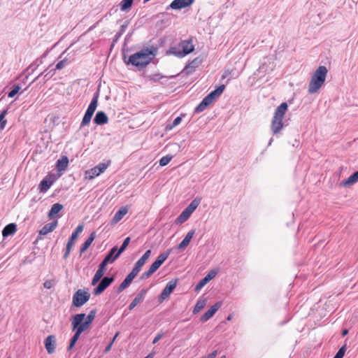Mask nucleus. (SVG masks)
<instances>
[{"instance_id":"obj_1","label":"nucleus","mask_w":358,"mask_h":358,"mask_svg":"<svg viewBox=\"0 0 358 358\" xmlns=\"http://www.w3.org/2000/svg\"><path fill=\"white\" fill-rule=\"evenodd\" d=\"M157 48L153 46L143 48L140 51L131 55L128 61L127 64H132L138 68L145 67L156 55Z\"/></svg>"},{"instance_id":"obj_2","label":"nucleus","mask_w":358,"mask_h":358,"mask_svg":"<svg viewBox=\"0 0 358 358\" xmlns=\"http://www.w3.org/2000/svg\"><path fill=\"white\" fill-rule=\"evenodd\" d=\"M328 70L324 66H320L311 75L308 86L310 94L317 93L324 85L327 76Z\"/></svg>"},{"instance_id":"obj_3","label":"nucleus","mask_w":358,"mask_h":358,"mask_svg":"<svg viewBox=\"0 0 358 358\" xmlns=\"http://www.w3.org/2000/svg\"><path fill=\"white\" fill-rule=\"evenodd\" d=\"M287 108V103L286 102H283L275 109L271 122V129L273 135L278 134L283 129V118Z\"/></svg>"},{"instance_id":"obj_4","label":"nucleus","mask_w":358,"mask_h":358,"mask_svg":"<svg viewBox=\"0 0 358 358\" xmlns=\"http://www.w3.org/2000/svg\"><path fill=\"white\" fill-rule=\"evenodd\" d=\"M225 89V85H220L215 90L208 94L202 101L195 108L196 113L203 111L208 106L212 104L222 94Z\"/></svg>"},{"instance_id":"obj_5","label":"nucleus","mask_w":358,"mask_h":358,"mask_svg":"<svg viewBox=\"0 0 358 358\" xmlns=\"http://www.w3.org/2000/svg\"><path fill=\"white\" fill-rule=\"evenodd\" d=\"M194 50V46L192 42L189 41H181L178 47H172L169 50V52L178 57H183L189 54Z\"/></svg>"},{"instance_id":"obj_6","label":"nucleus","mask_w":358,"mask_h":358,"mask_svg":"<svg viewBox=\"0 0 358 358\" xmlns=\"http://www.w3.org/2000/svg\"><path fill=\"white\" fill-rule=\"evenodd\" d=\"M201 203L200 198H195L189 206L181 213L176 220V223L180 224L186 222L191 216L192 213L197 208Z\"/></svg>"},{"instance_id":"obj_7","label":"nucleus","mask_w":358,"mask_h":358,"mask_svg":"<svg viewBox=\"0 0 358 358\" xmlns=\"http://www.w3.org/2000/svg\"><path fill=\"white\" fill-rule=\"evenodd\" d=\"M85 313H79L74 315L71 319V326H72V331H75V334L71 338V339L74 340L75 341H78V338H80V334L86 331L84 329V328H82L80 325V322H82L83 320L85 319Z\"/></svg>"},{"instance_id":"obj_8","label":"nucleus","mask_w":358,"mask_h":358,"mask_svg":"<svg viewBox=\"0 0 358 358\" xmlns=\"http://www.w3.org/2000/svg\"><path fill=\"white\" fill-rule=\"evenodd\" d=\"M98 98H99V94H95L94 97L92 98L90 105L88 106L87 109V110L85 113V115L83 118V120H82V122L80 124L81 127L87 125L90 122L92 117L94 111L96 110V108L98 105Z\"/></svg>"},{"instance_id":"obj_9","label":"nucleus","mask_w":358,"mask_h":358,"mask_svg":"<svg viewBox=\"0 0 358 358\" xmlns=\"http://www.w3.org/2000/svg\"><path fill=\"white\" fill-rule=\"evenodd\" d=\"M109 166L108 163H100L91 169L85 171V179L91 180L103 173Z\"/></svg>"},{"instance_id":"obj_10","label":"nucleus","mask_w":358,"mask_h":358,"mask_svg":"<svg viewBox=\"0 0 358 358\" xmlns=\"http://www.w3.org/2000/svg\"><path fill=\"white\" fill-rule=\"evenodd\" d=\"M90 293L82 289H78L73 294L72 303L76 307H80L90 299Z\"/></svg>"},{"instance_id":"obj_11","label":"nucleus","mask_w":358,"mask_h":358,"mask_svg":"<svg viewBox=\"0 0 358 358\" xmlns=\"http://www.w3.org/2000/svg\"><path fill=\"white\" fill-rule=\"evenodd\" d=\"M177 285L176 280H172L167 283L163 291L162 292L159 298V301L162 303L163 301L166 299L169 295L172 293V292L174 290Z\"/></svg>"},{"instance_id":"obj_12","label":"nucleus","mask_w":358,"mask_h":358,"mask_svg":"<svg viewBox=\"0 0 358 358\" xmlns=\"http://www.w3.org/2000/svg\"><path fill=\"white\" fill-rule=\"evenodd\" d=\"M113 278L105 277L103 278L98 286L94 290V294L97 296L101 294L113 282Z\"/></svg>"},{"instance_id":"obj_13","label":"nucleus","mask_w":358,"mask_h":358,"mask_svg":"<svg viewBox=\"0 0 358 358\" xmlns=\"http://www.w3.org/2000/svg\"><path fill=\"white\" fill-rule=\"evenodd\" d=\"M194 0H173L170 4V8L174 10H180L189 6Z\"/></svg>"},{"instance_id":"obj_14","label":"nucleus","mask_w":358,"mask_h":358,"mask_svg":"<svg viewBox=\"0 0 358 358\" xmlns=\"http://www.w3.org/2000/svg\"><path fill=\"white\" fill-rule=\"evenodd\" d=\"M221 302H217L213 306H212L210 308L208 311H206L201 317V321L202 322H205L210 318H211L215 315V313L218 310V309L221 307Z\"/></svg>"},{"instance_id":"obj_15","label":"nucleus","mask_w":358,"mask_h":358,"mask_svg":"<svg viewBox=\"0 0 358 358\" xmlns=\"http://www.w3.org/2000/svg\"><path fill=\"white\" fill-rule=\"evenodd\" d=\"M44 343L48 354H52L55 352L56 348V338L54 335L48 336L45 339Z\"/></svg>"},{"instance_id":"obj_16","label":"nucleus","mask_w":358,"mask_h":358,"mask_svg":"<svg viewBox=\"0 0 358 358\" xmlns=\"http://www.w3.org/2000/svg\"><path fill=\"white\" fill-rule=\"evenodd\" d=\"M96 313V312L95 310H92L87 316H85V319L82 322H80L79 325L85 330L88 329L95 318Z\"/></svg>"},{"instance_id":"obj_17","label":"nucleus","mask_w":358,"mask_h":358,"mask_svg":"<svg viewBox=\"0 0 358 358\" xmlns=\"http://www.w3.org/2000/svg\"><path fill=\"white\" fill-rule=\"evenodd\" d=\"M147 289H143L140 291V292L137 294V296L134 299V300L131 302L129 306V309H134L138 304L142 303L145 299V294L147 293Z\"/></svg>"},{"instance_id":"obj_18","label":"nucleus","mask_w":358,"mask_h":358,"mask_svg":"<svg viewBox=\"0 0 358 358\" xmlns=\"http://www.w3.org/2000/svg\"><path fill=\"white\" fill-rule=\"evenodd\" d=\"M217 274V272L214 270H212L208 272V273L200 280V282L196 285L195 289L196 291L200 290L203 286H205L210 280L213 279Z\"/></svg>"},{"instance_id":"obj_19","label":"nucleus","mask_w":358,"mask_h":358,"mask_svg":"<svg viewBox=\"0 0 358 358\" xmlns=\"http://www.w3.org/2000/svg\"><path fill=\"white\" fill-rule=\"evenodd\" d=\"M195 233L194 229L190 230L187 235L185 236V238L178 245L177 248L178 250H185L186 247L189 245L190 243L194 234Z\"/></svg>"},{"instance_id":"obj_20","label":"nucleus","mask_w":358,"mask_h":358,"mask_svg":"<svg viewBox=\"0 0 358 358\" xmlns=\"http://www.w3.org/2000/svg\"><path fill=\"white\" fill-rule=\"evenodd\" d=\"M128 213V208L126 206L121 207L119 210L115 214L113 218L111 220V224H116L120 222L124 216Z\"/></svg>"},{"instance_id":"obj_21","label":"nucleus","mask_w":358,"mask_h":358,"mask_svg":"<svg viewBox=\"0 0 358 358\" xmlns=\"http://www.w3.org/2000/svg\"><path fill=\"white\" fill-rule=\"evenodd\" d=\"M57 226V221L55 220L51 223L47 224L39 231V234L42 236L47 235L48 234L53 231Z\"/></svg>"},{"instance_id":"obj_22","label":"nucleus","mask_w":358,"mask_h":358,"mask_svg":"<svg viewBox=\"0 0 358 358\" xmlns=\"http://www.w3.org/2000/svg\"><path fill=\"white\" fill-rule=\"evenodd\" d=\"M358 182V171L352 174L348 179L341 182L340 185L348 187L354 185Z\"/></svg>"},{"instance_id":"obj_23","label":"nucleus","mask_w":358,"mask_h":358,"mask_svg":"<svg viewBox=\"0 0 358 358\" xmlns=\"http://www.w3.org/2000/svg\"><path fill=\"white\" fill-rule=\"evenodd\" d=\"M161 266L158 264V262H157L156 261H155L152 265L150 266V267L149 268V269L148 270V271L142 273V275H141V280H145V279H147L152 274H153Z\"/></svg>"},{"instance_id":"obj_24","label":"nucleus","mask_w":358,"mask_h":358,"mask_svg":"<svg viewBox=\"0 0 358 358\" xmlns=\"http://www.w3.org/2000/svg\"><path fill=\"white\" fill-rule=\"evenodd\" d=\"M94 121L96 124L101 125L108 123V118L104 112L99 111L96 114Z\"/></svg>"},{"instance_id":"obj_25","label":"nucleus","mask_w":358,"mask_h":358,"mask_svg":"<svg viewBox=\"0 0 358 358\" xmlns=\"http://www.w3.org/2000/svg\"><path fill=\"white\" fill-rule=\"evenodd\" d=\"M83 231V225L80 224L77 227L76 229L72 233L67 244L73 246L78 235Z\"/></svg>"},{"instance_id":"obj_26","label":"nucleus","mask_w":358,"mask_h":358,"mask_svg":"<svg viewBox=\"0 0 358 358\" xmlns=\"http://www.w3.org/2000/svg\"><path fill=\"white\" fill-rule=\"evenodd\" d=\"M17 230V226L14 223H10L6 225L2 231V235L3 237H6L13 235Z\"/></svg>"},{"instance_id":"obj_27","label":"nucleus","mask_w":358,"mask_h":358,"mask_svg":"<svg viewBox=\"0 0 358 358\" xmlns=\"http://www.w3.org/2000/svg\"><path fill=\"white\" fill-rule=\"evenodd\" d=\"M95 238V232H92L90 236L88 237V238L85 241V242L83 243L82 247L80 248V254L85 252L87 248L91 245L92 243Z\"/></svg>"},{"instance_id":"obj_28","label":"nucleus","mask_w":358,"mask_h":358,"mask_svg":"<svg viewBox=\"0 0 358 358\" xmlns=\"http://www.w3.org/2000/svg\"><path fill=\"white\" fill-rule=\"evenodd\" d=\"M63 209V206L60 203H55L52 206L50 210L48 213V217L52 218L57 215Z\"/></svg>"},{"instance_id":"obj_29","label":"nucleus","mask_w":358,"mask_h":358,"mask_svg":"<svg viewBox=\"0 0 358 358\" xmlns=\"http://www.w3.org/2000/svg\"><path fill=\"white\" fill-rule=\"evenodd\" d=\"M69 164L67 157L64 156L57 162V167L59 171H64L66 169Z\"/></svg>"},{"instance_id":"obj_30","label":"nucleus","mask_w":358,"mask_h":358,"mask_svg":"<svg viewBox=\"0 0 358 358\" xmlns=\"http://www.w3.org/2000/svg\"><path fill=\"white\" fill-rule=\"evenodd\" d=\"M52 185V182L48 178H44L39 185L40 191L45 192Z\"/></svg>"},{"instance_id":"obj_31","label":"nucleus","mask_w":358,"mask_h":358,"mask_svg":"<svg viewBox=\"0 0 358 358\" xmlns=\"http://www.w3.org/2000/svg\"><path fill=\"white\" fill-rule=\"evenodd\" d=\"M117 247H113L108 255L104 259H108V262L113 263L120 255H117Z\"/></svg>"},{"instance_id":"obj_32","label":"nucleus","mask_w":358,"mask_h":358,"mask_svg":"<svg viewBox=\"0 0 358 358\" xmlns=\"http://www.w3.org/2000/svg\"><path fill=\"white\" fill-rule=\"evenodd\" d=\"M200 63L201 59L196 58L185 67V71H186L187 73H192L194 69L199 65Z\"/></svg>"},{"instance_id":"obj_33","label":"nucleus","mask_w":358,"mask_h":358,"mask_svg":"<svg viewBox=\"0 0 358 358\" xmlns=\"http://www.w3.org/2000/svg\"><path fill=\"white\" fill-rule=\"evenodd\" d=\"M206 304V299H201V300L197 301V302L194 308L193 313L196 314L199 312H200L205 307Z\"/></svg>"},{"instance_id":"obj_34","label":"nucleus","mask_w":358,"mask_h":358,"mask_svg":"<svg viewBox=\"0 0 358 358\" xmlns=\"http://www.w3.org/2000/svg\"><path fill=\"white\" fill-rule=\"evenodd\" d=\"M171 253V250H167L166 251L161 253L155 260L158 264L162 266V264L165 262V260L168 258L169 255Z\"/></svg>"},{"instance_id":"obj_35","label":"nucleus","mask_w":358,"mask_h":358,"mask_svg":"<svg viewBox=\"0 0 358 358\" xmlns=\"http://www.w3.org/2000/svg\"><path fill=\"white\" fill-rule=\"evenodd\" d=\"M133 0H122L120 3L122 11H128L132 6Z\"/></svg>"},{"instance_id":"obj_36","label":"nucleus","mask_w":358,"mask_h":358,"mask_svg":"<svg viewBox=\"0 0 358 358\" xmlns=\"http://www.w3.org/2000/svg\"><path fill=\"white\" fill-rule=\"evenodd\" d=\"M104 273H105L104 271L98 269L93 277V279L92 281V285H95L100 280V279L103 277Z\"/></svg>"},{"instance_id":"obj_37","label":"nucleus","mask_w":358,"mask_h":358,"mask_svg":"<svg viewBox=\"0 0 358 358\" xmlns=\"http://www.w3.org/2000/svg\"><path fill=\"white\" fill-rule=\"evenodd\" d=\"M132 281L131 280H129V278H127L126 277V278L123 280V282L120 284V285L119 286V287L117 288V293H120L121 292H122L124 289H126L127 287H128L129 286V285L131 284Z\"/></svg>"},{"instance_id":"obj_38","label":"nucleus","mask_w":358,"mask_h":358,"mask_svg":"<svg viewBox=\"0 0 358 358\" xmlns=\"http://www.w3.org/2000/svg\"><path fill=\"white\" fill-rule=\"evenodd\" d=\"M182 121V118L180 117H177L171 124H169L166 126V131H171L175 127L178 126L180 124Z\"/></svg>"},{"instance_id":"obj_39","label":"nucleus","mask_w":358,"mask_h":358,"mask_svg":"<svg viewBox=\"0 0 358 358\" xmlns=\"http://www.w3.org/2000/svg\"><path fill=\"white\" fill-rule=\"evenodd\" d=\"M150 254H151V250H147L144 253V255L138 260V262H139V264L144 265L145 264L146 261L150 257Z\"/></svg>"},{"instance_id":"obj_40","label":"nucleus","mask_w":358,"mask_h":358,"mask_svg":"<svg viewBox=\"0 0 358 358\" xmlns=\"http://www.w3.org/2000/svg\"><path fill=\"white\" fill-rule=\"evenodd\" d=\"M172 158H173V157L171 155H166V156L162 157L159 160V165L161 166H164L167 165L170 162V161L171 160Z\"/></svg>"},{"instance_id":"obj_41","label":"nucleus","mask_w":358,"mask_h":358,"mask_svg":"<svg viewBox=\"0 0 358 358\" xmlns=\"http://www.w3.org/2000/svg\"><path fill=\"white\" fill-rule=\"evenodd\" d=\"M129 242H130V238L129 237H127V238H126L124 240L122 246L120 247V248L117 251V255H121V253L127 248V247L128 246Z\"/></svg>"},{"instance_id":"obj_42","label":"nucleus","mask_w":358,"mask_h":358,"mask_svg":"<svg viewBox=\"0 0 358 358\" xmlns=\"http://www.w3.org/2000/svg\"><path fill=\"white\" fill-rule=\"evenodd\" d=\"M56 283H57V282L55 280H53V279L47 280L44 282L43 287L45 289H50L52 288L56 285Z\"/></svg>"},{"instance_id":"obj_43","label":"nucleus","mask_w":358,"mask_h":358,"mask_svg":"<svg viewBox=\"0 0 358 358\" xmlns=\"http://www.w3.org/2000/svg\"><path fill=\"white\" fill-rule=\"evenodd\" d=\"M20 89H21V87L20 85H14L12 90L8 93V96L9 98L14 97L19 92Z\"/></svg>"},{"instance_id":"obj_44","label":"nucleus","mask_w":358,"mask_h":358,"mask_svg":"<svg viewBox=\"0 0 358 358\" xmlns=\"http://www.w3.org/2000/svg\"><path fill=\"white\" fill-rule=\"evenodd\" d=\"M345 351H346V345H344L339 349V350L337 352V353L336 354V355L334 356V358H343L345 355Z\"/></svg>"},{"instance_id":"obj_45","label":"nucleus","mask_w":358,"mask_h":358,"mask_svg":"<svg viewBox=\"0 0 358 358\" xmlns=\"http://www.w3.org/2000/svg\"><path fill=\"white\" fill-rule=\"evenodd\" d=\"M6 113H7L6 110H3L0 115V128L1 129H3L6 124V121L4 120Z\"/></svg>"},{"instance_id":"obj_46","label":"nucleus","mask_w":358,"mask_h":358,"mask_svg":"<svg viewBox=\"0 0 358 358\" xmlns=\"http://www.w3.org/2000/svg\"><path fill=\"white\" fill-rule=\"evenodd\" d=\"M109 263L108 262V259H104L102 262L99 265V269L101 270V271H103L104 272H106V265L107 264Z\"/></svg>"},{"instance_id":"obj_47","label":"nucleus","mask_w":358,"mask_h":358,"mask_svg":"<svg viewBox=\"0 0 358 358\" xmlns=\"http://www.w3.org/2000/svg\"><path fill=\"white\" fill-rule=\"evenodd\" d=\"M66 64V59H63L57 64L55 69L57 70H60L64 67Z\"/></svg>"},{"instance_id":"obj_48","label":"nucleus","mask_w":358,"mask_h":358,"mask_svg":"<svg viewBox=\"0 0 358 358\" xmlns=\"http://www.w3.org/2000/svg\"><path fill=\"white\" fill-rule=\"evenodd\" d=\"M143 266V264H139V262L137 261L134 267L133 268L132 271L136 273L137 274L139 273V271L141 270V268Z\"/></svg>"},{"instance_id":"obj_49","label":"nucleus","mask_w":358,"mask_h":358,"mask_svg":"<svg viewBox=\"0 0 358 358\" xmlns=\"http://www.w3.org/2000/svg\"><path fill=\"white\" fill-rule=\"evenodd\" d=\"M72 248H73L72 246L66 244V251H65V253L64 255V259L67 258V257L69 256V255Z\"/></svg>"},{"instance_id":"obj_50","label":"nucleus","mask_w":358,"mask_h":358,"mask_svg":"<svg viewBox=\"0 0 358 358\" xmlns=\"http://www.w3.org/2000/svg\"><path fill=\"white\" fill-rule=\"evenodd\" d=\"M163 337V334L162 333H159L155 337V338L153 339V341H152V343L153 344H155L157 343Z\"/></svg>"},{"instance_id":"obj_51","label":"nucleus","mask_w":358,"mask_h":358,"mask_svg":"<svg viewBox=\"0 0 358 358\" xmlns=\"http://www.w3.org/2000/svg\"><path fill=\"white\" fill-rule=\"evenodd\" d=\"M136 275L137 273L131 271V273L127 276V278L132 281Z\"/></svg>"},{"instance_id":"obj_52","label":"nucleus","mask_w":358,"mask_h":358,"mask_svg":"<svg viewBox=\"0 0 358 358\" xmlns=\"http://www.w3.org/2000/svg\"><path fill=\"white\" fill-rule=\"evenodd\" d=\"M136 275L137 273L131 271V273L127 276V278L132 281Z\"/></svg>"},{"instance_id":"obj_53","label":"nucleus","mask_w":358,"mask_h":358,"mask_svg":"<svg viewBox=\"0 0 358 358\" xmlns=\"http://www.w3.org/2000/svg\"><path fill=\"white\" fill-rule=\"evenodd\" d=\"M217 351L215 350L213 351L212 353H210V355H208L207 357H203V358H215L216 356H217Z\"/></svg>"},{"instance_id":"obj_54","label":"nucleus","mask_w":358,"mask_h":358,"mask_svg":"<svg viewBox=\"0 0 358 358\" xmlns=\"http://www.w3.org/2000/svg\"><path fill=\"white\" fill-rule=\"evenodd\" d=\"M76 343V341H75L73 339H71L69 346L68 348V350H71L75 346Z\"/></svg>"},{"instance_id":"obj_55","label":"nucleus","mask_w":358,"mask_h":358,"mask_svg":"<svg viewBox=\"0 0 358 358\" xmlns=\"http://www.w3.org/2000/svg\"><path fill=\"white\" fill-rule=\"evenodd\" d=\"M112 345H113V342H110V343L106 346V349H105V352H106H106H108L110 350Z\"/></svg>"},{"instance_id":"obj_56","label":"nucleus","mask_w":358,"mask_h":358,"mask_svg":"<svg viewBox=\"0 0 358 358\" xmlns=\"http://www.w3.org/2000/svg\"><path fill=\"white\" fill-rule=\"evenodd\" d=\"M155 356V352H151L145 358H153Z\"/></svg>"},{"instance_id":"obj_57","label":"nucleus","mask_w":358,"mask_h":358,"mask_svg":"<svg viewBox=\"0 0 358 358\" xmlns=\"http://www.w3.org/2000/svg\"><path fill=\"white\" fill-rule=\"evenodd\" d=\"M233 317V315L232 314H230L228 315V317H227V321H230Z\"/></svg>"},{"instance_id":"obj_58","label":"nucleus","mask_w":358,"mask_h":358,"mask_svg":"<svg viewBox=\"0 0 358 358\" xmlns=\"http://www.w3.org/2000/svg\"><path fill=\"white\" fill-rule=\"evenodd\" d=\"M119 335V333H116L115 336L113 337V340L111 342H113V343H114V341H115L116 338Z\"/></svg>"},{"instance_id":"obj_59","label":"nucleus","mask_w":358,"mask_h":358,"mask_svg":"<svg viewBox=\"0 0 358 358\" xmlns=\"http://www.w3.org/2000/svg\"><path fill=\"white\" fill-rule=\"evenodd\" d=\"M348 330H347V329H344V330L343 331V332H342V334H343V336H345V335H347V334H348Z\"/></svg>"},{"instance_id":"obj_60","label":"nucleus","mask_w":358,"mask_h":358,"mask_svg":"<svg viewBox=\"0 0 358 358\" xmlns=\"http://www.w3.org/2000/svg\"><path fill=\"white\" fill-rule=\"evenodd\" d=\"M159 78H157V76H156V75H155V76H153V80H159Z\"/></svg>"},{"instance_id":"obj_61","label":"nucleus","mask_w":358,"mask_h":358,"mask_svg":"<svg viewBox=\"0 0 358 358\" xmlns=\"http://www.w3.org/2000/svg\"><path fill=\"white\" fill-rule=\"evenodd\" d=\"M272 141H273V139L271 138V139L270 140V141H269V145H271V144Z\"/></svg>"},{"instance_id":"obj_62","label":"nucleus","mask_w":358,"mask_h":358,"mask_svg":"<svg viewBox=\"0 0 358 358\" xmlns=\"http://www.w3.org/2000/svg\"><path fill=\"white\" fill-rule=\"evenodd\" d=\"M220 358H225V356H222V357H221Z\"/></svg>"},{"instance_id":"obj_63","label":"nucleus","mask_w":358,"mask_h":358,"mask_svg":"<svg viewBox=\"0 0 358 358\" xmlns=\"http://www.w3.org/2000/svg\"><path fill=\"white\" fill-rule=\"evenodd\" d=\"M201 358H203V357H201Z\"/></svg>"}]
</instances>
